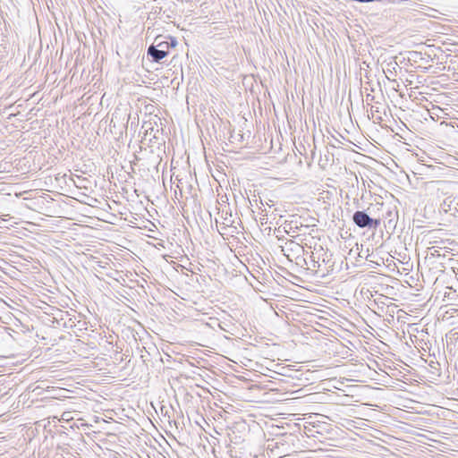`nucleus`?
<instances>
[{
  "instance_id": "obj_1",
  "label": "nucleus",
  "mask_w": 458,
  "mask_h": 458,
  "mask_svg": "<svg viewBox=\"0 0 458 458\" xmlns=\"http://www.w3.org/2000/svg\"><path fill=\"white\" fill-rule=\"evenodd\" d=\"M352 222L359 228L377 229L380 225V220L372 218L365 210H357L352 215Z\"/></svg>"
},
{
  "instance_id": "obj_9",
  "label": "nucleus",
  "mask_w": 458,
  "mask_h": 458,
  "mask_svg": "<svg viewBox=\"0 0 458 458\" xmlns=\"http://www.w3.org/2000/svg\"><path fill=\"white\" fill-rule=\"evenodd\" d=\"M165 39H167L168 49H170L171 47H176L177 40L175 38L169 36V37H165Z\"/></svg>"
},
{
  "instance_id": "obj_7",
  "label": "nucleus",
  "mask_w": 458,
  "mask_h": 458,
  "mask_svg": "<svg viewBox=\"0 0 458 458\" xmlns=\"http://www.w3.org/2000/svg\"><path fill=\"white\" fill-rule=\"evenodd\" d=\"M310 225H302L301 224V225H298L297 223H294L293 221H291L289 224H286L285 226H284V229H285V232L287 234L291 235L293 237V234H291V233H296L297 231L301 230V228L302 227H305V228H308Z\"/></svg>"
},
{
  "instance_id": "obj_10",
  "label": "nucleus",
  "mask_w": 458,
  "mask_h": 458,
  "mask_svg": "<svg viewBox=\"0 0 458 458\" xmlns=\"http://www.w3.org/2000/svg\"><path fill=\"white\" fill-rule=\"evenodd\" d=\"M324 258L322 259L321 267H328L327 263L330 261L329 259H327V253L324 254Z\"/></svg>"
},
{
  "instance_id": "obj_6",
  "label": "nucleus",
  "mask_w": 458,
  "mask_h": 458,
  "mask_svg": "<svg viewBox=\"0 0 458 458\" xmlns=\"http://www.w3.org/2000/svg\"><path fill=\"white\" fill-rule=\"evenodd\" d=\"M312 262V267L315 270L316 275L321 278L326 277L329 274V272L333 270V264L328 265V267H321V263L319 262V260H315L313 259Z\"/></svg>"
},
{
  "instance_id": "obj_4",
  "label": "nucleus",
  "mask_w": 458,
  "mask_h": 458,
  "mask_svg": "<svg viewBox=\"0 0 458 458\" xmlns=\"http://www.w3.org/2000/svg\"><path fill=\"white\" fill-rule=\"evenodd\" d=\"M284 250L287 252L284 253V255L288 259H291V257L299 259L301 253L304 251L303 247L301 244L294 242L293 241H289L286 242Z\"/></svg>"
},
{
  "instance_id": "obj_8",
  "label": "nucleus",
  "mask_w": 458,
  "mask_h": 458,
  "mask_svg": "<svg viewBox=\"0 0 458 458\" xmlns=\"http://www.w3.org/2000/svg\"><path fill=\"white\" fill-rule=\"evenodd\" d=\"M152 45H158V47H157L158 49L165 50V53H167V54L169 53L167 39H165V37H163V36L156 37Z\"/></svg>"
},
{
  "instance_id": "obj_2",
  "label": "nucleus",
  "mask_w": 458,
  "mask_h": 458,
  "mask_svg": "<svg viewBox=\"0 0 458 458\" xmlns=\"http://www.w3.org/2000/svg\"><path fill=\"white\" fill-rule=\"evenodd\" d=\"M282 439L276 441L275 445H269L267 449L271 450L274 455H279L281 457L283 453H287L290 451L291 446H284L285 444L289 442H293L295 437L293 434L284 433L281 434Z\"/></svg>"
},
{
  "instance_id": "obj_3",
  "label": "nucleus",
  "mask_w": 458,
  "mask_h": 458,
  "mask_svg": "<svg viewBox=\"0 0 458 458\" xmlns=\"http://www.w3.org/2000/svg\"><path fill=\"white\" fill-rule=\"evenodd\" d=\"M157 119L159 120V118L155 116L153 120L149 119L148 121H145L141 126V129L144 130V137H148L149 141H152L154 139H157L159 129Z\"/></svg>"
},
{
  "instance_id": "obj_5",
  "label": "nucleus",
  "mask_w": 458,
  "mask_h": 458,
  "mask_svg": "<svg viewBox=\"0 0 458 458\" xmlns=\"http://www.w3.org/2000/svg\"><path fill=\"white\" fill-rule=\"evenodd\" d=\"M158 45H150L148 48L147 54L150 57L152 62L159 63L162 59L167 56L165 50L157 48Z\"/></svg>"
},
{
  "instance_id": "obj_12",
  "label": "nucleus",
  "mask_w": 458,
  "mask_h": 458,
  "mask_svg": "<svg viewBox=\"0 0 458 458\" xmlns=\"http://www.w3.org/2000/svg\"><path fill=\"white\" fill-rule=\"evenodd\" d=\"M225 225H229V223H232L231 221L228 220L227 217H225Z\"/></svg>"
},
{
  "instance_id": "obj_11",
  "label": "nucleus",
  "mask_w": 458,
  "mask_h": 458,
  "mask_svg": "<svg viewBox=\"0 0 458 458\" xmlns=\"http://www.w3.org/2000/svg\"><path fill=\"white\" fill-rule=\"evenodd\" d=\"M374 98V96L370 95V94H367L366 96V99L369 100V99H373Z\"/></svg>"
}]
</instances>
